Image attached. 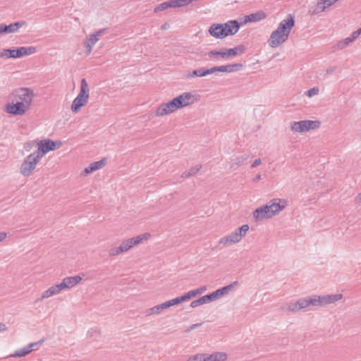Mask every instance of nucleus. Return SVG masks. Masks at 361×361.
I'll use <instances>...</instances> for the list:
<instances>
[{
    "instance_id": "f257e3e1",
    "label": "nucleus",
    "mask_w": 361,
    "mask_h": 361,
    "mask_svg": "<svg viewBox=\"0 0 361 361\" xmlns=\"http://www.w3.org/2000/svg\"><path fill=\"white\" fill-rule=\"evenodd\" d=\"M295 25L294 18L291 15H288L279 25L277 29L274 30L269 38L271 45H280L284 43L288 38L291 29Z\"/></svg>"
},
{
    "instance_id": "f03ea898",
    "label": "nucleus",
    "mask_w": 361,
    "mask_h": 361,
    "mask_svg": "<svg viewBox=\"0 0 361 361\" xmlns=\"http://www.w3.org/2000/svg\"><path fill=\"white\" fill-rule=\"evenodd\" d=\"M240 24L238 20H229L222 24H213L209 29V34L219 39H223L228 35H233L238 32Z\"/></svg>"
},
{
    "instance_id": "7ed1b4c3",
    "label": "nucleus",
    "mask_w": 361,
    "mask_h": 361,
    "mask_svg": "<svg viewBox=\"0 0 361 361\" xmlns=\"http://www.w3.org/2000/svg\"><path fill=\"white\" fill-rule=\"evenodd\" d=\"M150 236L151 235L149 233H145L127 239L123 241L120 246L111 248L109 251V254L110 256L118 255L148 240Z\"/></svg>"
},
{
    "instance_id": "20e7f679",
    "label": "nucleus",
    "mask_w": 361,
    "mask_h": 361,
    "mask_svg": "<svg viewBox=\"0 0 361 361\" xmlns=\"http://www.w3.org/2000/svg\"><path fill=\"white\" fill-rule=\"evenodd\" d=\"M206 290H207L206 286H203L197 289L190 290L189 292L185 293V294H183L181 296L169 300L165 302L159 304V310L169 308L173 305H179L183 302L189 300L196 297L197 295L202 294V293H204Z\"/></svg>"
},
{
    "instance_id": "39448f33",
    "label": "nucleus",
    "mask_w": 361,
    "mask_h": 361,
    "mask_svg": "<svg viewBox=\"0 0 361 361\" xmlns=\"http://www.w3.org/2000/svg\"><path fill=\"white\" fill-rule=\"evenodd\" d=\"M90 90L88 84L85 78L81 80L80 90L78 95L73 100L71 105V111L78 113L81 107L85 106L88 102Z\"/></svg>"
},
{
    "instance_id": "423d86ee",
    "label": "nucleus",
    "mask_w": 361,
    "mask_h": 361,
    "mask_svg": "<svg viewBox=\"0 0 361 361\" xmlns=\"http://www.w3.org/2000/svg\"><path fill=\"white\" fill-rule=\"evenodd\" d=\"M61 145V140L54 141L51 139H44L37 143V149L33 153L41 159L49 152L59 149Z\"/></svg>"
},
{
    "instance_id": "0eeeda50",
    "label": "nucleus",
    "mask_w": 361,
    "mask_h": 361,
    "mask_svg": "<svg viewBox=\"0 0 361 361\" xmlns=\"http://www.w3.org/2000/svg\"><path fill=\"white\" fill-rule=\"evenodd\" d=\"M36 52L35 47H20L18 49H5L0 51L1 58H20Z\"/></svg>"
},
{
    "instance_id": "6e6552de",
    "label": "nucleus",
    "mask_w": 361,
    "mask_h": 361,
    "mask_svg": "<svg viewBox=\"0 0 361 361\" xmlns=\"http://www.w3.org/2000/svg\"><path fill=\"white\" fill-rule=\"evenodd\" d=\"M321 126L319 121L304 120L294 121L291 123V130L295 132L304 133L310 130L318 129Z\"/></svg>"
},
{
    "instance_id": "1a4fd4ad",
    "label": "nucleus",
    "mask_w": 361,
    "mask_h": 361,
    "mask_svg": "<svg viewBox=\"0 0 361 361\" xmlns=\"http://www.w3.org/2000/svg\"><path fill=\"white\" fill-rule=\"evenodd\" d=\"M40 159L37 158L36 154L32 153L29 154L23 161L20 172L24 176H30L33 170L35 169L37 164L39 161Z\"/></svg>"
},
{
    "instance_id": "9d476101",
    "label": "nucleus",
    "mask_w": 361,
    "mask_h": 361,
    "mask_svg": "<svg viewBox=\"0 0 361 361\" xmlns=\"http://www.w3.org/2000/svg\"><path fill=\"white\" fill-rule=\"evenodd\" d=\"M10 96L18 98L21 100L20 102L25 103L29 107L32 101L34 92L28 87H20L13 90Z\"/></svg>"
},
{
    "instance_id": "9b49d317",
    "label": "nucleus",
    "mask_w": 361,
    "mask_h": 361,
    "mask_svg": "<svg viewBox=\"0 0 361 361\" xmlns=\"http://www.w3.org/2000/svg\"><path fill=\"white\" fill-rule=\"evenodd\" d=\"M178 109H182L197 101L195 95L190 92H185L174 97Z\"/></svg>"
},
{
    "instance_id": "f8f14e48",
    "label": "nucleus",
    "mask_w": 361,
    "mask_h": 361,
    "mask_svg": "<svg viewBox=\"0 0 361 361\" xmlns=\"http://www.w3.org/2000/svg\"><path fill=\"white\" fill-rule=\"evenodd\" d=\"M29 107L23 102L8 103L5 106V111L14 116H22L25 114Z\"/></svg>"
},
{
    "instance_id": "ddd939ff",
    "label": "nucleus",
    "mask_w": 361,
    "mask_h": 361,
    "mask_svg": "<svg viewBox=\"0 0 361 361\" xmlns=\"http://www.w3.org/2000/svg\"><path fill=\"white\" fill-rule=\"evenodd\" d=\"M269 206L266 204L260 207L257 208L253 212V217L256 221H262L273 216L271 214L272 212L269 210Z\"/></svg>"
},
{
    "instance_id": "4468645a",
    "label": "nucleus",
    "mask_w": 361,
    "mask_h": 361,
    "mask_svg": "<svg viewBox=\"0 0 361 361\" xmlns=\"http://www.w3.org/2000/svg\"><path fill=\"white\" fill-rule=\"evenodd\" d=\"M286 200L279 198L274 199L267 203V205L269 206V210L272 212L271 214L273 216L282 211L286 207Z\"/></svg>"
},
{
    "instance_id": "2eb2a0df",
    "label": "nucleus",
    "mask_w": 361,
    "mask_h": 361,
    "mask_svg": "<svg viewBox=\"0 0 361 361\" xmlns=\"http://www.w3.org/2000/svg\"><path fill=\"white\" fill-rule=\"evenodd\" d=\"M178 109H179L177 106L175 99L173 98L169 102L164 103L159 106V110H161V112H159V116L171 114Z\"/></svg>"
},
{
    "instance_id": "dca6fc26",
    "label": "nucleus",
    "mask_w": 361,
    "mask_h": 361,
    "mask_svg": "<svg viewBox=\"0 0 361 361\" xmlns=\"http://www.w3.org/2000/svg\"><path fill=\"white\" fill-rule=\"evenodd\" d=\"M106 161L107 158H103L99 161L91 163L87 167H86L83 170L82 173L84 175H87L90 173H92L97 170L103 168L105 166Z\"/></svg>"
},
{
    "instance_id": "f3484780",
    "label": "nucleus",
    "mask_w": 361,
    "mask_h": 361,
    "mask_svg": "<svg viewBox=\"0 0 361 361\" xmlns=\"http://www.w3.org/2000/svg\"><path fill=\"white\" fill-rule=\"evenodd\" d=\"M240 235H238L237 232H233L231 234L222 238L219 243L223 244L224 246H228V245L238 243L240 241Z\"/></svg>"
},
{
    "instance_id": "a211bd4d",
    "label": "nucleus",
    "mask_w": 361,
    "mask_h": 361,
    "mask_svg": "<svg viewBox=\"0 0 361 361\" xmlns=\"http://www.w3.org/2000/svg\"><path fill=\"white\" fill-rule=\"evenodd\" d=\"M360 38H361V27L353 32L349 37L341 40L338 45H348Z\"/></svg>"
},
{
    "instance_id": "6ab92c4d",
    "label": "nucleus",
    "mask_w": 361,
    "mask_h": 361,
    "mask_svg": "<svg viewBox=\"0 0 361 361\" xmlns=\"http://www.w3.org/2000/svg\"><path fill=\"white\" fill-rule=\"evenodd\" d=\"M338 0H322L318 2L317 7L312 11V14H317L324 11L326 8L334 4Z\"/></svg>"
},
{
    "instance_id": "aec40b11",
    "label": "nucleus",
    "mask_w": 361,
    "mask_h": 361,
    "mask_svg": "<svg viewBox=\"0 0 361 361\" xmlns=\"http://www.w3.org/2000/svg\"><path fill=\"white\" fill-rule=\"evenodd\" d=\"M245 51V47H234L231 49H225L226 59L241 55Z\"/></svg>"
},
{
    "instance_id": "412c9836",
    "label": "nucleus",
    "mask_w": 361,
    "mask_h": 361,
    "mask_svg": "<svg viewBox=\"0 0 361 361\" xmlns=\"http://www.w3.org/2000/svg\"><path fill=\"white\" fill-rule=\"evenodd\" d=\"M342 298L343 295L341 293L322 295L323 307L329 304L334 303Z\"/></svg>"
},
{
    "instance_id": "4be33fe9",
    "label": "nucleus",
    "mask_w": 361,
    "mask_h": 361,
    "mask_svg": "<svg viewBox=\"0 0 361 361\" xmlns=\"http://www.w3.org/2000/svg\"><path fill=\"white\" fill-rule=\"evenodd\" d=\"M265 17H266V15L262 11L251 13V14L245 16L244 17V20H243V23L257 22L260 20L265 18Z\"/></svg>"
},
{
    "instance_id": "5701e85b",
    "label": "nucleus",
    "mask_w": 361,
    "mask_h": 361,
    "mask_svg": "<svg viewBox=\"0 0 361 361\" xmlns=\"http://www.w3.org/2000/svg\"><path fill=\"white\" fill-rule=\"evenodd\" d=\"M212 301H214V300L212 298V295L210 293H209V294H207L205 295H203V296L199 298L197 300H193L190 303V307L195 308L197 306H200V305H202L204 304H207Z\"/></svg>"
},
{
    "instance_id": "b1692460",
    "label": "nucleus",
    "mask_w": 361,
    "mask_h": 361,
    "mask_svg": "<svg viewBox=\"0 0 361 361\" xmlns=\"http://www.w3.org/2000/svg\"><path fill=\"white\" fill-rule=\"evenodd\" d=\"M209 69L206 68H200L198 69L193 70L192 72H189L185 75L186 78H195V77H203L209 75Z\"/></svg>"
},
{
    "instance_id": "393cba45",
    "label": "nucleus",
    "mask_w": 361,
    "mask_h": 361,
    "mask_svg": "<svg viewBox=\"0 0 361 361\" xmlns=\"http://www.w3.org/2000/svg\"><path fill=\"white\" fill-rule=\"evenodd\" d=\"M32 350H33V344H29L28 345L24 347L22 349L16 350L13 355H11V357H24V356L28 355Z\"/></svg>"
},
{
    "instance_id": "a878e982",
    "label": "nucleus",
    "mask_w": 361,
    "mask_h": 361,
    "mask_svg": "<svg viewBox=\"0 0 361 361\" xmlns=\"http://www.w3.org/2000/svg\"><path fill=\"white\" fill-rule=\"evenodd\" d=\"M103 34V30H99L95 33L90 34L87 36L85 45H94L95 44L99 39L100 37Z\"/></svg>"
},
{
    "instance_id": "bb28decb",
    "label": "nucleus",
    "mask_w": 361,
    "mask_h": 361,
    "mask_svg": "<svg viewBox=\"0 0 361 361\" xmlns=\"http://www.w3.org/2000/svg\"><path fill=\"white\" fill-rule=\"evenodd\" d=\"M82 278L80 276H75L71 277H66L63 279V282L66 283V288H71L74 286L77 285L80 281Z\"/></svg>"
},
{
    "instance_id": "cd10ccee",
    "label": "nucleus",
    "mask_w": 361,
    "mask_h": 361,
    "mask_svg": "<svg viewBox=\"0 0 361 361\" xmlns=\"http://www.w3.org/2000/svg\"><path fill=\"white\" fill-rule=\"evenodd\" d=\"M307 305L313 306L323 307L322 295H313L312 297H307Z\"/></svg>"
},
{
    "instance_id": "c85d7f7f",
    "label": "nucleus",
    "mask_w": 361,
    "mask_h": 361,
    "mask_svg": "<svg viewBox=\"0 0 361 361\" xmlns=\"http://www.w3.org/2000/svg\"><path fill=\"white\" fill-rule=\"evenodd\" d=\"M187 361H214L211 355L198 354L190 357Z\"/></svg>"
},
{
    "instance_id": "c756f323",
    "label": "nucleus",
    "mask_w": 361,
    "mask_h": 361,
    "mask_svg": "<svg viewBox=\"0 0 361 361\" xmlns=\"http://www.w3.org/2000/svg\"><path fill=\"white\" fill-rule=\"evenodd\" d=\"M25 25V22L20 21L11 23L8 25L9 34H14L18 32L20 28Z\"/></svg>"
},
{
    "instance_id": "7c9ffc66",
    "label": "nucleus",
    "mask_w": 361,
    "mask_h": 361,
    "mask_svg": "<svg viewBox=\"0 0 361 361\" xmlns=\"http://www.w3.org/2000/svg\"><path fill=\"white\" fill-rule=\"evenodd\" d=\"M228 293V288H226V286L213 291L212 293H210L213 300L219 299V298H221Z\"/></svg>"
},
{
    "instance_id": "2f4dec72",
    "label": "nucleus",
    "mask_w": 361,
    "mask_h": 361,
    "mask_svg": "<svg viewBox=\"0 0 361 361\" xmlns=\"http://www.w3.org/2000/svg\"><path fill=\"white\" fill-rule=\"evenodd\" d=\"M249 156L246 154L238 156L235 157L233 161V162L231 164V167L233 168L235 165L237 166H240L241 165H243L246 163V161L247 160Z\"/></svg>"
},
{
    "instance_id": "473e14b6",
    "label": "nucleus",
    "mask_w": 361,
    "mask_h": 361,
    "mask_svg": "<svg viewBox=\"0 0 361 361\" xmlns=\"http://www.w3.org/2000/svg\"><path fill=\"white\" fill-rule=\"evenodd\" d=\"M207 55L210 58L214 57L216 59H219V58L226 59L225 49H221L219 50H212L207 53Z\"/></svg>"
},
{
    "instance_id": "72a5a7b5",
    "label": "nucleus",
    "mask_w": 361,
    "mask_h": 361,
    "mask_svg": "<svg viewBox=\"0 0 361 361\" xmlns=\"http://www.w3.org/2000/svg\"><path fill=\"white\" fill-rule=\"evenodd\" d=\"M92 50V47H78L75 52L82 56H89Z\"/></svg>"
},
{
    "instance_id": "f704fd0d",
    "label": "nucleus",
    "mask_w": 361,
    "mask_h": 361,
    "mask_svg": "<svg viewBox=\"0 0 361 361\" xmlns=\"http://www.w3.org/2000/svg\"><path fill=\"white\" fill-rule=\"evenodd\" d=\"M226 66L227 68L226 73H232L240 71L243 68V65L242 63H233L226 65Z\"/></svg>"
},
{
    "instance_id": "c9c22d12",
    "label": "nucleus",
    "mask_w": 361,
    "mask_h": 361,
    "mask_svg": "<svg viewBox=\"0 0 361 361\" xmlns=\"http://www.w3.org/2000/svg\"><path fill=\"white\" fill-rule=\"evenodd\" d=\"M169 8H176L174 0H168L159 4V11H164Z\"/></svg>"
},
{
    "instance_id": "e433bc0d",
    "label": "nucleus",
    "mask_w": 361,
    "mask_h": 361,
    "mask_svg": "<svg viewBox=\"0 0 361 361\" xmlns=\"http://www.w3.org/2000/svg\"><path fill=\"white\" fill-rule=\"evenodd\" d=\"M214 361H225L227 359V354L226 353L216 352L212 354Z\"/></svg>"
},
{
    "instance_id": "4c0bfd02",
    "label": "nucleus",
    "mask_w": 361,
    "mask_h": 361,
    "mask_svg": "<svg viewBox=\"0 0 361 361\" xmlns=\"http://www.w3.org/2000/svg\"><path fill=\"white\" fill-rule=\"evenodd\" d=\"M209 69V73L212 74L216 72H226V65L219 66H214Z\"/></svg>"
},
{
    "instance_id": "58836bf2",
    "label": "nucleus",
    "mask_w": 361,
    "mask_h": 361,
    "mask_svg": "<svg viewBox=\"0 0 361 361\" xmlns=\"http://www.w3.org/2000/svg\"><path fill=\"white\" fill-rule=\"evenodd\" d=\"M298 302V307L300 310L305 309L308 307L307 305V298H302L296 301Z\"/></svg>"
},
{
    "instance_id": "ea45409f",
    "label": "nucleus",
    "mask_w": 361,
    "mask_h": 361,
    "mask_svg": "<svg viewBox=\"0 0 361 361\" xmlns=\"http://www.w3.org/2000/svg\"><path fill=\"white\" fill-rule=\"evenodd\" d=\"M55 294H56V293H55L54 288H52V286H51L49 288H48L47 290H45L43 293L41 299L49 298Z\"/></svg>"
},
{
    "instance_id": "a19ab883",
    "label": "nucleus",
    "mask_w": 361,
    "mask_h": 361,
    "mask_svg": "<svg viewBox=\"0 0 361 361\" xmlns=\"http://www.w3.org/2000/svg\"><path fill=\"white\" fill-rule=\"evenodd\" d=\"M52 288H54L56 294L59 293L61 290L66 288V283H63V281L58 284L52 286Z\"/></svg>"
},
{
    "instance_id": "79ce46f5",
    "label": "nucleus",
    "mask_w": 361,
    "mask_h": 361,
    "mask_svg": "<svg viewBox=\"0 0 361 361\" xmlns=\"http://www.w3.org/2000/svg\"><path fill=\"white\" fill-rule=\"evenodd\" d=\"M8 34H9L8 25L4 23H0V37Z\"/></svg>"
},
{
    "instance_id": "37998d69",
    "label": "nucleus",
    "mask_w": 361,
    "mask_h": 361,
    "mask_svg": "<svg viewBox=\"0 0 361 361\" xmlns=\"http://www.w3.org/2000/svg\"><path fill=\"white\" fill-rule=\"evenodd\" d=\"M176 7H182L191 3V0H174Z\"/></svg>"
},
{
    "instance_id": "c03bdc74",
    "label": "nucleus",
    "mask_w": 361,
    "mask_h": 361,
    "mask_svg": "<svg viewBox=\"0 0 361 361\" xmlns=\"http://www.w3.org/2000/svg\"><path fill=\"white\" fill-rule=\"evenodd\" d=\"M319 93V89L318 87H312V88H310V90H308L306 92H305V94L308 97H312V96L314 95H316Z\"/></svg>"
},
{
    "instance_id": "a18cd8bd",
    "label": "nucleus",
    "mask_w": 361,
    "mask_h": 361,
    "mask_svg": "<svg viewBox=\"0 0 361 361\" xmlns=\"http://www.w3.org/2000/svg\"><path fill=\"white\" fill-rule=\"evenodd\" d=\"M288 310L290 312H297V311H299L300 309L298 307V302H290L288 305Z\"/></svg>"
},
{
    "instance_id": "49530a36",
    "label": "nucleus",
    "mask_w": 361,
    "mask_h": 361,
    "mask_svg": "<svg viewBox=\"0 0 361 361\" xmlns=\"http://www.w3.org/2000/svg\"><path fill=\"white\" fill-rule=\"evenodd\" d=\"M146 316H149L153 314H158V305H155L145 311Z\"/></svg>"
},
{
    "instance_id": "de8ad7c7",
    "label": "nucleus",
    "mask_w": 361,
    "mask_h": 361,
    "mask_svg": "<svg viewBox=\"0 0 361 361\" xmlns=\"http://www.w3.org/2000/svg\"><path fill=\"white\" fill-rule=\"evenodd\" d=\"M248 230H249V226L247 224H244L240 226V234L239 235L240 239H242V238L246 235Z\"/></svg>"
},
{
    "instance_id": "09e8293b",
    "label": "nucleus",
    "mask_w": 361,
    "mask_h": 361,
    "mask_svg": "<svg viewBox=\"0 0 361 361\" xmlns=\"http://www.w3.org/2000/svg\"><path fill=\"white\" fill-rule=\"evenodd\" d=\"M201 167V165H197L195 166H193L188 171V173H190L191 176H194L200 171Z\"/></svg>"
},
{
    "instance_id": "8fccbe9b",
    "label": "nucleus",
    "mask_w": 361,
    "mask_h": 361,
    "mask_svg": "<svg viewBox=\"0 0 361 361\" xmlns=\"http://www.w3.org/2000/svg\"><path fill=\"white\" fill-rule=\"evenodd\" d=\"M202 322H201V323H197V324H192V325H191L188 329H187L185 331L186 333H189V332H190L191 331H192V330L195 329L196 328L201 326H202Z\"/></svg>"
},
{
    "instance_id": "3c124183",
    "label": "nucleus",
    "mask_w": 361,
    "mask_h": 361,
    "mask_svg": "<svg viewBox=\"0 0 361 361\" xmlns=\"http://www.w3.org/2000/svg\"><path fill=\"white\" fill-rule=\"evenodd\" d=\"M238 284V282L237 281L226 286V288H228V291L229 292L230 290H232V288H233L235 286H236Z\"/></svg>"
},
{
    "instance_id": "603ef678",
    "label": "nucleus",
    "mask_w": 361,
    "mask_h": 361,
    "mask_svg": "<svg viewBox=\"0 0 361 361\" xmlns=\"http://www.w3.org/2000/svg\"><path fill=\"white\" fill-rule=\"evenodd\" d=\"M335 70H336V66H330L326 69V74L331 75L335 71Z\"/></svg>"
},
{
    "instance_id": "864d4df0",
    "label": "nucleus",
    "mask_w": 361,
    "mask_h": 361,
    "mask_svg": "<svg viewBox=\"0 0 361 361\" xmlns=\"http://www.w3.org/2000/svg\"><path fill=\"white\" fill-rule=\"evenodd\" d=\"M262 163V160L260 159H255L251 165V168H255L259 166Z\"/></svg>"
},
{
    "instance_id": "5fc2aeb1",
    "label": "nucleus",
    "mask_w": 361,
    "mask_h": 361,
    "mask_svg": "<svg viewBox=\"0 0 361 361\" xmlns=\"http://www.w3.org/2000/svg\"><path fill=\"white\" fill-rule=\"evenodd\" d=\"M7 236V233L5 232H0V242L3 241Z\"/></svg>"
},
{
    "instance_id": "6e6d98bb",
    "label": "nucleus",
    "mask_w": 361,
    "mask_h": 361,
    "mask_svg": "<svg viewBox=\"0 0 361 361\" xmlns=\"http://www.w3.org/2000/svg\"><path fill=\"white\" fill-rule=\"evenodd\" d=\"M190 176H191V175L190 173H188V171H184L181 175V178H187Z\"/></svg>"
},
{
    "instance_id": "4d7b16f0",
    "label": "nucleus",
    "mask_w": 361,
    "mask_h": 361,
    "mask_svg": "<svg viewBox=\"0 0 361 361\" xmlns=\"http://www.w3.org/2000/svg\"><path fill=\"white\" fill-rule=\"evenodd\" d=\"M44 339L42 338L37 342L31 343L30 344H33V348H34V347L41 345L44 342Z\"/></svg>"
},
{
    "instance_id": "13d9d810",
    "label": "nucleus",
    "mask_w": 361,
    "mask_h": 361,
    "mask_svg": "<svg viewBox=\"0 0 361 361\" xmlns=\"http://www.w3.org/2000/svg\"><path fill=\"white\" fill-rule=\"evenodd\" d=\"M7 329V326L4 323H0V331H4Z\"/></svg>"
},
{
    "instance_id": "bf43d9fd",
    "label": "nucleus",
    "mask_w": 361,
    "mask_h": 361,
    "mask_svg": "<svg viewBox=\"0 0 361 361\" xmlns=\"http://www.w3.org/2000/svg\"><path fill=\"white\" fill-rule=\"evenodd\" d=\"M262 178V176L260 174H258L253 179H252V181L253 182H257L259 180H260Z\"/></svg>"
},
{
    "instance_id": "052dcab7",
    "label": "nucleus",
    "mask_w": 361,
    "mask_h": 361,
    "mask_svg": "<svg viewBox=\"0 0 361 361\" xmlns=\"http://www.w3.org/2000/svg\"><path fill=\"white\" fill-rule=\"evenodd\" d=\"M355 202H361V192L358 193V195L356 196L355 197Z\"/></svg>"
},
{
    "instance_id": "680f3d73",
    "label": "nucleus",
    "mask_w": 361,
    "mask_h": 361,
    "mask_svg": "<svg viewBox=\"0 0 361 361\" xmlns=\"http://www.w3.org/2000/svg\"><path fill=\"white\" fill-rule=\"evenodd\" d=\"M169 27V25L168 23H165L161 26L162 30H166Z\"/></svg>"
},
{
    "instance_id": "e2e57ef3",
    "label": "nucleus",
    "mask_w": 361,
    "mask_h": 361,
    "mask_svg": "<svg viewBox=\"0 0 361 361\" xmlns=\"http://www.w3.org/2000/svg\"><path fill=\"white\" fill-rule=\"evenodd\" d=\"M235 232H237L238 233V235H240V227L236 228L235 230Z\"/></svg>"
},
{
    "instance_id": "0e129e2a",
    "label": "nucleus",
    "mask_w": 361,
    "mask_h": 361,
    "mask_svg": "<svg viewBox=\"0 0 361 361\" xmlns=\"http://www.w3.org/2000/svg\"><path fill=\"white\" fill-rule=\"evenodd\" d=\"M93 331H94V332H96V330H94H94L92 329L90 331H89V333L91 334V336H92Z\"/></svg>"
},
{
    "instance_id": "69168bd1",
    "label": "nucleus",
    "mask_w": 361,
    "mask_h": 361,
    "mask_svg": "<svg viewBox=\"0 0 361 361\" xmlns=\"http://www.w3.org/2000/svg\"><path fill=\"white\" fill-rule=\"evenodd\" d=\"M154 114H155L156 116H158V108L154 109Z\"/></svg>"
}]
</instances>
